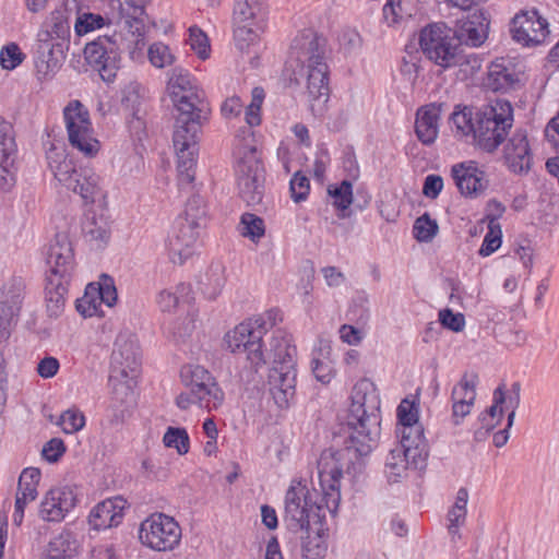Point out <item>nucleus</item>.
Segmentation results:
<instances>
[{
  "label": "nucleus",
  "instance_id": "nucleus-44",
  "mask_svg": "<svg viewBox=\"0 0 559 559\" xmlns=\"http://www.w3.org/2000/svg\"><path fill=\"white\" fill-rule=\"evenodd\" d=\"M147 56L152 66L158 69L173 66L176 61L171 49L162 41L153 43L148 47Z\"/></svg>",
  "mask_w": 559,
  "mask_h": 559
},
{
  "label": "nucleus",
  "instance_id": "nucleus-14",
  "mask_svg": "<svg viewBox=\"0 0 559 559\" xmlns=\"http://www.w3.org/2000/svg\"><path fill=\"white\" fill-rule=\"evenodd\" d=\"M180 374L200 407L211 412L223 405L225 394L207 369L199 365H190L183 367Z\"/></svg>",
  "mask_w": 559,
  "mask_h": 559
},
{
  "label": "nucleus",
  "instance_id": "nucleus-34",
  "mask_svg": "<svg viewBox=\"0 0 559 559\" xmlns=\"http://www.w3.org/2000/svg\"><path fill=\"white\" fill-rule=\"evenodd\" d=\"M526 47L545 45L549 41V23L535 8L526 10Z\"/></svg>",
  "mask_w": 559,
  "mask_h": 559
},
{
  "label": "nucleus",
  "instance_id": "nucleus-59",
  "mask_svg": "<svg viewBox=\"0 0 559 559\" xmlns=\"http://www.w3.org/2000/svg\"><path fill=\"white\" fill-rule=\"evenodd\" d=\"M290 194L295 202L305 201L310 191V182L307 176L300 171L294 174L290 179Z\"/></svg>",
  "mask_w": 559,
  "mask_h": 559
},
{
  "label": "nucleus",
  "instance_id": "nucleus-2",
  "mask_svg": "<svg viewBox=\"0 0 559 559\" xmlns=\"http://www.w3.org/2000/svg\"><path fill=\"white\" fill-rule=\"evenodd\" d=\"M346 451L325 450L318 461V476L324 506L317 502V493L311 492L301 480L294 479L285 495V521L292 531L309 532L319 525L323 530L326 509L335 515L341 502V480L343 478Z\"/></svg>",
  "mask_w": 559,
  "mask_h": 559
},
{
  "label": "nucleus",
  "instance_id": "nucleus-10",
  "mask_svg": "<svg viewBox=\"0 0 559 559\" xmlns=\"http://www.w3.org/2000/svg\"><path fill=\"white\" fill-rule=\"evenodd\" d=\"M181 527L170 515L152 513L140 525L139 538L147 548L155 551H171L179 546Z\"/></svg>",
  "mask_w": 559,
  "mask_h": 559
},
{
  "label": "nucleus",
  "instance_id": "nucleus-37",
  "mask_svg": "<svg viewBox=\"0 0 559 559\" xmlns=\"http://www.w3.org/2000/svg\"><path fill=\"white\" fill-rule=\"evenodd\" d=\"M76 552V542L70 532H62L53 537L47 547L50 559L71 558Z\"/></svg>",
  "mask_w": 559,
  "mask_h": 559
},
{
  "label": "nucleus",
  "instance_id": "nucleus-4",
  "mask_svg": "<svg viewBox=\"0 0 559 559\" xmlns=\"http://www.w3.org/2000/svg\"><path fill=\"white\" fill-rule=\"evenodd\" d=\"M347 424L352 429L346 451L355 450L360 456L368 455L380 435V399L374 383L360 379L350 394Z\"/></svg>",
  "mask_w": 559,
  "mask_h": 559
},
{
  "label": "nucleus",
  "instance_id": "nucleus-60",
  "mask_svg": "<svg viewBox=\"0 0 559 559\" xmlns=\"http://www.w3.org/2000/svg\"><path fill=\"white\" fill-rule=\"evenodd\" d=\"M501 246V230L498 227L497 231L493 227V222L489 223V231L486 234L483 243L479 249V254L481 257H488L499 249Z\"/></svg>",
  "mask_w": 559,
  "mask_h": 559
},
{
  "label": "nucleus",
  "instance_id": "nucleus-32",
  "mask_svg": "<svg viewBox=\"0 0 559 559\" xmlns=\"http://www.w3.org/2000/svg\"><path fill=\"white\" fill-rule=\"evenodd\" d=\"M70 280L56 276L46 277V305L50 317H58L62 312Z\"/></svg>",
  "mask_w": 559,
  "mask_h": 559
},
{
  "label": "nucleus",
  "instance_id": "nucleus-49",
  "mask_svg": "<svg viewBox=\"0 0 559 559\" xmlns=\"http://www.w3.org/2000/svg\"><path fill=\"white\" fill-rule=\"evenodd\" d=\"M187 43L201 60H206L210 57L211 46L207 35L198 26L189 28Z\"/></svg>",
  "mask_w": 559,
  "mask_h": 559
},
{
  "label": "nucleus",
  "instance_id": "nucleus-5",
  "mask_svg": "<svg viewBox=\"0 0 559 559\" xmlns=\"http://www.w3.org/2000/svg\"><path fill=\"white\" fill-rule=\"evenodd\" d=\"M290 58L305 70L309 98L326 103L330 96L326 39L312 29L302 31L292 43Z\"/></svg>",
  "mask_w": 559,
  "mask_h": 559
},
{
  "label": "nucleus",
  "instance_id": "nucleus-55",
  "mask_svg": "<svg viewBox=\"0 0 559 559\" xmlns=\"http://www.w3.org/2000/svg\"><path fill=\"white\" fill-rule=\"evenodd\" d=\"M57 424L64 433H74L84 427L85 417L78 409H68L60 415Z\"/></svg>",
  "mask_w": 559,
  "mask_h": 559
},
{
  "label": "nucleus",
  "instance_id": "nucleus-45",
  "mask_svg": "<svg viewBox=\"0 0 559 559\" xmlns=\"http://www.w3.org/2000/svg\"><path fill=\"white\" fill-rule=\"evenodd\" d=\"M109 23L110 21L100 14L82 13L76 17L74 31L78 36H83L96 29H100Z\"/></svg>",
  "mask_w": 559,
  "mask_h": 559
},
{
  "label": "nucleus",
  "instance_id": "nucleus-9",
  "mask_svg": "<svg viewBox=\"0 0 559 559\" xmlns=\"http://www.w3.org/2000/svg\"><path fill=\"white\" fill-rule=\"evenodd\" d=\"M121 34L98 36L87 43L84 57L88 66L98 72L103 81L110 83L117 76L121 63Z\"/></svg>",
  "mask_w": 559,
  "mask_h": 559
},
{
  "label": "nucleus",
  "instance_id": "nucleus-26",
  "mask_svg": "<svg viewBox=\"0 0 559 559\" xmlns=\"http://www.w3.org/2000/svg\"><path fill=\"white\" fill-rule=\"evenodd\" d=\"M442 107L443 104L431 103L417 110L415 132L418 140L425 145L432 144L438 136Z\"/></svg>",
  "mask_w": 559,
  "mask_h": 559
},
{
  "label": "nucleus",
  "instance_id": "nucleus-46",
  "mask_svg": "<svg viewBox=\"0 0 559 559\" xmlns=\"http://www.w3.org/2000/svg\"><path fill=\"white\" fill-rule=\"evenodd\" d=\"M328 193L337 210L345 211L353 202V185L348 180H343L338 186L329 187Z\"/></svg>",
  "mask_w": 559,
  "mask_h": 559
},
{
  "label": "nucleus",
  "instance_id": "nucleus-50",
  "mask_svg": "<svg viewBox=\"0 0 559 559\" xmlns=\"http://www.w3.org/2000/svg\"><path fill=\"white\" fill-rule=\"evenodd\" d=\"M167 448H175L179 454L189 451V436L185 428L168 427L163 438Z\"/></svg>",
  "mask_w": 559,
  "mask_h": 559
},
{
  "label": "nucleus",
  "instance_id": "nucleus-21",
  "mask_svg": "<svg viewBox=\"0 0 559 559\" xmlns=\"http://www.w3.org/2000/svg\"><path fill=\"white\" fill-rule=\"evenodd\" d=\"M40 471L36 467L24 468L20 475L15 496L13 524L20 526L24 519V511L29 502L38 496L37 486L40 480Z\"/></svg>",
  "mask_w": 559,
  "mask_h": 559
},
{
  "label": "nucleus",
  "instance_id": "nucleus-41",
  "mask_svg": "<svg viewBox=\"0 0 559 559\" xmlns=\"http://www.w3.org/2000/svg\"><path fill=\"white\" fill-rule=\"evenodd\" d=\"M319 525L312 527L302 544V559H324L328 545L320 535Z\"/></svg>",
  "mask_w": 559,
  "mask_h": 559
},
{
  "label": "nucleus",
  "instance_id": "nucleus-56",
  "mask_svg": "<svg viewBox=\"0 0 559 559\" xmlns=\"http://www.w3.org/2000/svg\"><path fill=\"white\" fill-rule=\"evenodd\" d=\"M12 132L11 123L0 119V162L3 157L15 156L16 145Z\"/></svg>",
  "mask_w": 559,
  "mask_h": 559
},
{
  "label": "nucleus",
  "instance_id": "nucleus-20",
  "mask_svg": "<svg viewBox=\"0 0 559 559\" xmlns=\"http://www.w3.org/2000/svg\"><path fill=\"white\" fill-rule=\"evenodd\" d=\"M490 20L486 11L476 10L466 19L457 21L453 35L456 39L472 47H478L488 37Z\"/></svg>",
  "mask_w": 559,
  "mask_h": 559
},
{
  "label": "nucleus",
  "instance_id": "nucleus-15",
  "mask_svg": "<svg viewBox=\"0 0 559 559\" xmlns=\"http://www.w3.org/2000/svg\"><path fill=\"white\" fill-rule=\"evenodd\" d=\"M523 74L520 56H504L492 60L488 67L485 86L492 92H508L520 85Z\"/></svg>",
  "mask_w": 559,
  "mask_h": 559
},
{
  "label": "nucleus",
  "instance_id": "nucleus-31",
  "mask_svg": "<svg viewBox=\"0 0 559 559\" xmlns=\"http://www.w3.org/2000/svg\"><path fill=\"white\" fill-rule=\"evenodd\" d=\"M226 284L225 266L215 262L200 275L198 281V289L209 300L216 299Z\"/></svg>",
  "mask_w": 559,
  "mask_h": 559
},
{
  "label": "nucleus",
  "instance_id": "nucleus-28",
  "mask_svg": "<svg viewBox=\"0 0 559 559\" xmlns=\"http://www.w3.org/2000/svg\"><path fill=\"white\" fill-rule=\"evenodd\" d=\"M267 355L273 361V367H296V346L292 336L282 330L273 333Z\"/></svg>",
  "mask_w": 559,
  "mask_h": 559
},
{
  "label": "nucleus",
  "instance_id": "nucleus-8",
  "mask_svg": "<svg viewBox=\"0 0 559 559\" xmlns=\"http://www.w3.org/2000/svg\"><path fill=\"white\" fill-rule=\"evenodd\" d=\"M140 354L136 343L118 336L111 353L109 384L114 399L127 403L133 397V385L140 371Z\"/></svg>",
  "mask_w": 559,
  "mask_h": 559
},
{
  "label": "nucleus",
  "instance_id": "nucleus-19",
  "mask_svg": "<svg viewBox=\"0 0 559 559\" xmlns=\"http://www.w3.org/2000/svg\"><path fill=\"white\" fill-rule=\"evenodd\" d=\"M296 367H272L267 377L269 392L281 409H286L296 395Z\"/></svg>",
  "mask_w": 559,
  "mask_h": 559
},
{
  "label": "nucleus",
  "instance_id": "nucleus-52",
  "mask_svg": "<svg viewBox=\"0 0 559 559\" xmlns=\"http://www.w3.org/2000/svg\"><path fill=\"white\" fill-rule=\"evenodd\" d=\"M186 290H188V286L183 283L179 284L175 292L169 289L160 290L156 297V304L160 311L174 312L179 304L178 294H183Z\"/></svg>",
  "mask_w": 559,
  "mask_h": 559
},
{
  "label": "nucleus",
  "instance_id": "nucleus-3",
  "mask_svg": "<svg viewBox=\"0 0 559 559\" xmlns=\"http://www.w3.org/2000/svg\"><path fill=\"white\" fill-rule=\"evenodd\" d=\"M451 121L456 136H471L479 150L493 153L513 126V108L504 99H496L479 108L459 105Z\"/></svg>",
  "mask_w": 559,
  "mask_h": 559
},
{
  "label": "nucleus",
  "instance_id": "nucleus-36",
  "mask_svg": "<svg viewBox=\"0 0 559 559\" xmlns=\"http://www.w3.org/2000/svg\"><path fill=\"white\" fill-rule=\"evenodd\" d=\"M266 7L248 0L237 1L234 7L233 24L265 25Z\"/></svg>",
  "mask_w": 559,
  "mask_h": 559
},
{
  "label": "nucleus",
  "instance_id": "nucleus-40",
  "mask_svg": "<svg viewBox=\"0 0 559 559\" xmlns=\"http://www.w3.org/2000/svg\"><path fill=\"white\" fill-rule=\"evenodd\" d=\"M39 33H47L49 41L63 43L70 36V25L62 11H53L50 14L49 21L46 23V28Z\"/></svg>",
  "mask_w": 559,
  "mask_h": 559
},
{
  "label": "nucleus",
  "instance_id": "nucleus-63",
  "mask_svg": "<svg viewBox=\"0 0 559 559\" xmlns=\"http://www.w3.org/2000/svg\"><path fill=\"white\" fill-rule=\"evenodd\" d=\"M67 448L62 439L52 438L45 443L43 456L50 463L57 462L66 452Z\"/></svg>",
  "mask_w": 559,
  "mask_h": 559
},
{
  "label": "nucleus",
  "instance_id": "nucleus-11",
  "mask_svg": "<svg viewBox=\"0 0 559 559\" xmlns=\"http://www.w3.org/2000/svg\"><path fill=\"white\" fill-rule=\"evenodd\" d=\"M63 118L71 146L86 157H94L100 148V143L94 136L90 114L85 106L79 100L70 102L63 109Z\"/></svg>",
  "mask_w": 559,
  "mask_h": 559
},
{
  "label": "nucleus",
  "instance_id": "nucleus-39",
  "mask_svg": "<svg viewBox=\"0 0 559 559\" xmlns=\"http://www.w3.org/2000/svg\"><path fill=\"white\" fill-rule=\"evenodd\" d=\"M234 41L236 48L241 51H248L250 46L258 41L259 34L264 31L265 25L233 24Z\"/></svg>",
  "mask_w": 559,
  "mask_h": 559
},
{
  "label": "nucleus",
  "instance_id": "nucleus-64",
  "mask_svg": "<svg viewBox=\"0 0 559 559\" xmlns=\"http://www.w3.org/2000/svg\"><path fill=\"white\" fill-rule=\"evenodd\" d=\"M551 209L552 205L548 195H542L536 214L532 215L533 219H536L538 224H552L556 221V216L551 213Z\"/></svg>",
  "mask_w": 559,
  "mask_h": 559
},
{
  "label": "nucleus",
  "instance_id": "nucleus-58",
  "mask_svg": "<svg viewBox=\"0 0 559 559\" xmlns=\"http://www.w3.org/2000/svg\"><path fill=\"white\" fill-rule=\"evenodd\" d=\"M338 44L345 53H354L360 50L362 38L356 29L345 28L338 35Z\"/></svg>",
  "mask_w": 559,
  "mask_h": 559
},
{
  "label": "nucleus",
  "instance_id": "nucleus-54",
  "mask_svg": "<svg viewBox=\"0 0 559 559\" xmlns=\"http://www.w3.org/2000/svg\"><path fill=\"white\" fill-rule=\"evenodd\" d=\"M476 376H474L471 380L464 376L457 385H455L452 390L451 400L452 403L455 402H469L474 403L476 399Z\"/></svg>",
  "mask_w": 559,
  "mask_h": 559
},
{
  "label": "nucleus",
  "instance_id": "nucleus-12",
  "mask_svg": "<svg viewBox=\"0 0 559 559\" xmlns=\"http://www.w3.org/2000/svg\"><path fill=\"white\" fill-rule=\"evenodd\" d=\"M429 455L428 443L400 442L390 450L384 462V475L389 483H399L409 468L423 469Z\"/></svg>",
  "mask_w": 559,
  "mask_h": 559
},
{
  "label": "nucleus",
  "instance_id": "nucleus-24",
  "mask_svg": "<svg viewBox=\"0 0 559 559\" xmlns=\"http://www.w3.org/2000/svg\"><path fill=\"white\" fill-rule=\"evenodd\" d=\"M451 175L459 191L465 197H478L487 188L485 173L473 162L453 165Z\"/></svg>",
  "mask_w": 559,
  "mask_h": 559
},
{
  "label": "nucleus",
  "instance_id": "nucleus-7",
  "mask_svg": "<svg viewBox=\"0 0 559 559\" xmlns=\"http://www.w3.org/2000/svg\"><path fill=\"white\" fill-rule=\"evenodd\" d=\"M277 314V310H270L236 325L225 335L227 348L233 353H246L248 361L254 369L265 365L262 338L275 324Z\"/></svg>",
  "mask_w": 559,
  "mask_h": 559
},
{
  "label": "nucleus",
  "instance_id": "nucleus-30",
  "mask_svg": "<svg viewBox=\"0 0 559 559\" xmlns=\"http://www.w3.org/2000/svg\"><path fill=\"white\" fill-rule=\"evenodd\" d=\"M25 284L21 277H11L0 287V310L20 316L24 300Z\"/></svg>",
  "mask_w": 559,
  "mask_h": 559
},
{
  "label": "nucleus",
  "instance_id": "nucleus-25",
  "mask_svg": "<svg viewBox=\"0 0 559 559\" xmlns=\"http://www.w3.org/2000/svg\"><path fill=\"white\" fill-rule=\"evenodd\" d=\"M38 44L35 53V69L38 79L51 78L60 67V60L57 52L62 53L61 43L49 41L47 33H38Z\"/></svg>",
  "mask_w": 559,
  "mask_h": 559
},
{
  "label": "nucleus",
  "instance_id": "nucleus-48",
  "mask_svg": "<svg viewBox=\"0 0 559 559\" xmlns=\"http://www.w3.org/2000/svg\"><path fill=\"white\" fill-rule=\"evenodd\" d=\"M26 55L16 43H9L0 50V66L3 70L12 71L25 60Z\"/></svg>",
  "mask_w": 559,
  "mask_h": 559
},
{
  "label": "nucleus",
  "instance_id": "nucleus-27",
  "mask_svg": "<svg viewBox=\"0 0 559 559\" xmlns=\"http://www.w3.org/2000/svg\"><path fill=\"white\" fill-rule=\"evenodd\" d=\"M67 188L79 194L85 204H92L102 197L100 177L90 167L80 166L73 182Z\"/></svg>",
  "mask_w": 559,
  "mask_h": 559
},
{
  "label": "nucleus",
  "instance_id": "nucleus-1",
  "mask_svg": "<svg viewBox=\"0 0 559 559\" xmlns=\"http://www.w3.org/2000/svg\"><path fill=\"white\" fill-rule=\"evenodd\" d=\"M166 90L176 111L173 144L177 156L178 182L183 187L194 181L198 133L211 110L204 91L182 67H175L168 72Z\"/></svg>",
  "mask_w": 559,
  "mask_h": 559
},
{
  "label": "nucleus",
  "instance_id": "nucleus-38",
  "mask_svg": "<svg viewBox=\"0 0 559 559\" xmlns=\"http://www.w3.org/2000/svg\"><path fill=\"white\" fill-rule=\"evenodd\" d=\"M504 159L508 167L514 173L524 169V134L515 133L504 147Z\"/></svg>",
  "mask_w": 559,
  "mask_h": 559
},
{
  "label": "nucleus",
  "instance_id": "nucleus-29",
  "mask_svg": "<svg viewBox=\"0 0 559 559\" xmlns=\"http://www.w3.org/2000/svg\"><path fill=\"white\" fill-rule=\"evenodd\" d=\"M47 162L55 178L66 188L73 182L75 174L79 171L75 163L70 158L64 148L51 146L47 152Z\"/></svg>",
  "mask_w": 559,
  "mask_h": 559
},
{
  "label": "nucleus",
  "instance_id": "nucleus-61",
  "mask_svg": "<svg viewBox=\"0 0 559 559\" xmlns=\"http://www.w3.org/2000/svg\"><path fill=\"white\" fill-rule=\"evenodd\" d=\"M506 402L504 392L501 386H498L493 392V404L479 416V420L498 419L499 421L502 418L503 411L501 405Z\"/></svg>",
  "mask_w": 559,
  "mask_h": 559
},
{
  "label": "nucleus",
  "instance_id": "nucleus-47",
  "mask_svg": "<svg viewBox=\"0 0 559 559\" xmlns=\"http://www.w3.org/2000/svg\"><path fill=\"white\" fill-rule=\"evenodd\" d=\"M205 215L206 209L202 197L193 195L186 204L185 216L179 217L178 219L188 223H195L198 227L202 228Z\"/></svg>",
  "mask_w": 559,
  "mask_h": 559
},
{
  "label": "nucleus",
  "instance_id": "nucleus-6",
  "mask_svg": "<svg viewBox=\"0 0 559 559\" xmlns=\"http://www.w3.org/2000/svg\"><path fill=\"white\" fill-rule=\"evenodd\" d=\"M453 32L444 23L429 24L420 31L419 46L423 53L437 66L448 69L469 67L476 72L481 67L477 55H465L453 41Z\"/></svg>",
  "mask_w": 559,
  "mask_h": 559
},
{
  "label": "nucleus",
  "instance_id": "nucleus-43",
  "mask_svg": "<svg viewBox=\"0 0 559 559\" xmlns=\"http://www.w3.org/2000/svg\"><path fill=\"white\" fill-rule=\"evenodd\" d=\"M239 233L251 241L258 242L265 234L263 218L253 213H243L240 217Z\"/></svg>",
  "mask_w": 559,
  "mask_h": 559
},
{
  "label": "nucleus",
  "instance_id": "nucleus-13",
  "mask_svg": "<svg viewBox=\"0 0 559 559\" xmlns=\"http://www.w3.org/2000/svg\"><path fill=\"white\" fill-rule=\"evenodd\" d=\"M237 186L240 198L249 206L258 205L264 195V168L255 147L248 148L236 166Z\"/></svg>",
  "mask_w": 559,
  "mask_h": 559
},
{
  "label": "nucleus",
  "instance_id": "nucleus-33",
  "mask_svg": "<svg viewBox=\"0 0 559 559\" xmlns=\"http://www.w3.org/2000/svg\"><path fill=\"white\" fill-rule=\"evenodd\" d=\"M82 233L84 238L94 243L96 248H103L110 238V230L107 219L94 212H88L82 221Z\"/></svg>",
  "mask_w": 559,
  "mask_h": 559
},
{
  "label": "nucleus",
  "instance_id": "nucleus-35",
  "mask_svg": "<svg viewBox=\"0 0 559 559\" xmlns=\"http://www.w3.org/2000/svg\"><path fill=\"white\" fill-rule=\"evenodd\" d=\"M467 501H468V491L466 488H460L456 492L455 502L452 508L448 512V533L451 537L452 543H456L461 539L460 528L466 522L467 515Z\"/></svg>",
  "mask_w": 559,
  "mask_h": 559
},
{
  "label": "nucleus",
  "instance_id": "nucleus-62",
  "mask_svg": "<svg viewBox=\"0 0 559 559\" xmlns=\"http://www.w3.org/2000/svg\"><path fill=\"white\" fill-rule=\"evenodd\" d=\"M439 320L441 324L453 331L461 332L465 326V318L462 313H454L450 309H443L439 312Z\"/></svg>",
  "mask_w": 559,
  "mask_h": 559
},
{
  "label": "nucleus",
  "instance_id": "nucleus-57",
  "mask_svg": "<svg viewBox=\"0 0 559 559\" xmlns=\"http://www.w3.org/2000/svg\"><path fill=\"white\" fill-rule=\"evenodd\" d=\"M15 156L3 157L0 162V190L10 191L15 185Z\"/></svg>",
  "mask_w": 559,
  "mask_h": 559
},
{
  "label": "nucleus",
  "instance_id": "nucleus-53",
  "mask_svg": "<svg viewBox=\"0 0 559 559\" xmlns=\"http://www.w3.org/2000/svg\"><path fill=\"white\" fill-rule=\"evenodd\" d=\"M95 294L99 296V299L107 307L111 308L116 305L118 295L114 283V280L108 275H102L100 282L95 284Z\"/></svg>",
  "mask_w": 559,
  "mask_h": 559
},
{
  "label": "nucleus",
  "instance_id": "nucleus-51",
  "mask_svg": "<svg viewBox=\"0 0 559 559\" xmlns=\"http://www.w3.org/2000/svg\"><path fill=\"white\" fill-rule=\"evenodd\" d=\"M438 229L437 222L431 219L429 214L425 213L415 221L413 231L418 241L428 242L433 239Z\"/></svg>",
  "mask_w": 559,
  "mask_h": 559
},
{
  "label": "nucleus",
  "instance_id": "nucleus-18",
  "mask_svg": "<svg viewBox=\"0 0 559 559\" xmlns=\"http://www.w3.org/2000/svg\"><path fill=\"white\" fill-rule=\"evenodd\" d=\"M46 263L47 276L71 278L74 270V253L72 243L66 234H57L50 243Z\"/></svg>",
  "mask_w": 559,
  "mask_h": 559
},
{
  "label": "nucleus",
  "instance_id": "nucleus-42",
  "mask_svg": "<svg viewBox=\"0 0 559 559\" xmlns=\"http://www.w3.org/2000/svg\"><path fill=\"white\" fill-rule=\"evenodd\" d=\"M102 305L99 296L95 294L94 283H90L86 286L84 296L76 301V310L84 318L103 317Z\"/></svg>",
  "mask_w": 559,
  "mask_h": 559
},
{
  "label": "nucleus",
  "instance_id": "nucleus-17",
  "mask_svg": "<svg viewBox=\"0 0 559 559\" xmlns=\"http://www.w3.org/2000/svg\"><path fill=\"white\" fill-rule=\"evenodd\" d=\"M76 495L69 486L50 489L43 498L38 515L45 522H61L75 507Z\"/></svg>",
  "mask_w": 559,
  "mask_h": 559
},
{
  "label": "nucleus",
  "instance_id": "nucleus-22",
  "mask_svg": "<svg viewBox=\"0 0 559 559\" xmlns=\"http://www.w3.org/2000/svg\"><path fill=\"white\" fill-rule=\"evenodd\" d=\"M126 507L127 501L119 496L97 503L90 512V526L95 531L118 526L123 519Z\"/></svg>",
  "mask_w": 559,
  "mask_h": 559
},
{
  "label": "nucleus",
  "instance_id": "nucleus-23",
  "mask_svg": "<svg viewBox=\"0 0 559 559\" xmlns=\"http://www.w3.org/2000/svg\"><path fill=\"white\" fill-rule=\"evenodd\" d=\"M397 437L405 442L428 443L423 425L418 420V408L414 402L403 400L397 407Z\"/></svg>",
  "mask_w": 559,
  "mask_h": 559
},
{
  "label": "nucleus",
  "instance_id": "nucleus-16",
  "mask_svg": "<svg viewBox=\"0 0 559 559\" xmlns=\"http://www.w3.org/2000/svg\"><path fill=\"white\" fill-rule=\"evenodd\" d=\"M201 228L195 223L177 219L166 248L171 263L182 265L195 253Z\"/></svg>",
  "mask_w": 559,
  "mask_h": 559
}]
</instances>
